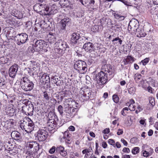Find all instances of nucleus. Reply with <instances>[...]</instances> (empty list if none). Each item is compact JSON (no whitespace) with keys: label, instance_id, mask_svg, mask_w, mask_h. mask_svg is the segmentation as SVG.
Returning a JSON list of instances; mask_svg holds the SVG:
<instances>
[{"label":"nucleus","instance_id":"55","mask_svg":"<svg viewBox=\"0 0 158 158\" xmlns=\"http://www.w3.org/2000/svg\"><path fill=\"white\" fill-rule=\"evenodd\" d=\"M123 151L124 152H127V153H129L130 152L129 149L127 148H124Z\"/></svg>","mask_w":158,"mask_h":158},{"label":"nucleus","instance_id":"2","mask_svg":"<svg viewBox=\"0 0 158 158\" xmlns=\"http://www.w3.org/2000/svg\"><path fill=\"white\" fill-rule=\"evenodd\" d=\"M20 82V85L22 89L25 91H30L33 88V83L27 77H23L21 79Z\"/></svg>","mask_w":158,"mask_h":158},{"label":"nucleus","instance_id":"52","mask_svg":"<svg viewBox=\"0 0 158 158\" xmlns=\"http://www.w3.org/2000/svg\"><path fill=\"white\" fill-rule=\"evenodd\" d=\"M143 155L144 157H147L150 155V153L146 151H145L143 153Z\"/></svg>","mask_w":158,"mask_h":158},{"label":"nucleus","instance_id":"6","mask_svg":"<svg viewBox=\"0 0 158 158\" xmlns=\"http://www.w3.org/2000/svg\"><path fill=\"white\" fill-rule=\"evenodd\" d=\"M15 40H16L18 45L25 43L28 40V35L25 33H22L16 35L15 37Z\"/></svg>","mask_w":158,"mask_h":158},{"label":"nucleus","instance_id":"42","mask_svg":"<svg viewBox=\"0 0 158 158\" xmlns=\"http://www.w3.org/2000/svg\"><path fill=\"white\" fill-rule=\"evenodd\" d=\"M139 148L138 147H135L132 150V152L134 154H137L139 152Z\"/></svg>","mask_w":158,"mask_h":158},{"label":"nucleus","instance_id":"56","mask_svg":"<svg viewBox=\"0 0 158 158\" xmlns=\"http://www.w3.org/2000/svg\"><path fill=\"white\" fill-rule=\"evenodd\" d=\"M121 142L123 143V144L125 146H127V142L125 140L123 139H122L121 140Z\"/></svg>","mask_w":158,"mask_h":158},{"label":"nucleus","instance_id":"7","mask_svg":"<svg viewBox=\"0 0 158 158\" xmlns=\"http://www.w3.org/2000/svg\"><path fill=\"white\" fill-rule=\"evenodd\" d=\"M138 26L137 21H130L128 27V30L131 34H135L139 29Z\"/></svg>","mask_w":158,"mask_h":158},{"label":"nucleus","instance_id":"48","mask_svg":"<svg viewBox=\"0 0 158 158\" xmlns=\"http://www.w3.org/2000/svg\"><path fill=\"white\" fill-rule=\"evenodd\" d=\"M150 104L152 107L155 104L154 100L152 98H151L149 100Z\"/></svg>","mask_w":158,"mask_h":158},{"label":"nucleus","instance_id":"28","mask_svg":"<svg viewBox=\"0 0 158 158\" xmlns=\"http://www.w3.org/2000/svg\"><path fill=\"white\" fill-rule=\"evenodd\" d=\"M12 138L15 140H18L20 137V133L18 131H13L10 134Z\"/></svg>","mask_w":158,"mask_h":158},{"label":"nucleus","instance_id":"9","mask_svg":"<svg viewBox=\"0 0 158 158\" xmlns=\"http://www.w3.org/2000/svg\"><path fill=\"white\" fill-rule=\"evenodd\" d=\"M10 98L12 100H10V116H15L16 114V97L15 96L11 97Z\"/></svg>","mask_w":158,"mask_h":158},{"label":"nucleus","instance_id":"23","mask_svg":"<svg viewBox=\"0 0 158 158\" xmlns=\"http://www.w3.org/2000/svg\"><path fill=\"white\" fill-rule=\"evenodd\" d=\"M54 33L50 32L47 35L48 38V40L51 44L54 43L56 40V38L55 36Z\"/></svg>","mask_w":158,"mask_h":158},{"label":"nucleus","instance_id":"3","mask_svg":"<svg viewBox=\"0 0 158 158\" xmlns=\"http://www.w3.org/2000/svg\"><path fill=\"white\" fill-rule=\"evenodd\" d=\"M74 69L81 74L84 73L87 71L86 63L82 60H79L75 62L74 65Z\"/></svg>","mask_w":158,"mask_h":158},{"label":"nucleus","instance_id":"51","mask_svg":"<svg viewBox=\"0 0 158 158\" xmlns=\"http://www.w3.org/2000/svg\"><path fill=\"white\" fill-rule=\"evenodd\" d=\"M55 148L56 147H53L50 149L49 152L51 154L53 153L55 151Z\"/></svg>","mask_w":158,"mask_h":158},{"label":"nucleus","instance_id":"36","mask_svg":"<svg viewBox=\"0 0 158 158\" xmlns=\"http://www.w3.org/2000/svg\"><path fill=\"white\" fill-rule=\"evenodd\" d=\"M95 3V1L94 0H91L90 1L89 4H88L87 6L88 8L91 9L93 10H96V8H94V6L91 5V6L90 5V4H92L93 5H94Z\"/></svg>","mask_w":158,"mask_h":158},{"label":"nucleus","instance_id":"49","mask_svg":"<svg viewBox=\"0 0 158 158\" xmlns=\"http://www.w3.org/2000/svg\"><path fill=\"white\" fill-rule=\"evenodd\" d=\"M132 59V57L130 56H128L127 58L125 59L126 62L127 63Z\"/></svg>","mask_w":158,"mask_h":158},{"label":"nucleus","instance_id":"25","mask_svg":"<svg viewBox=\"0 0 158 158\" xmlns=\"http://www.w3.org/2000/svg\"><path fill=\"white\" fill-rule=\"evenodd\" d=\"M136 36L138 37H143L145 36L146 34L143 31L140 29L139 28L135 33Z\"/></svg>","mask_w":158,"mask_h":158},{"label":"nucleus","instance_id":"63","mask_svg":"<svg viewBox=\"0 0 158 158\" xmlns=\"http://www.w3.org/2000/svg\"><path fill=\"white\" fill-rule=\"evenodd\" d=\"M134 103H135V101H134V100L132 99L130 100V102H128L127 103V105L130 104H134Z\"/></svg>","mask_w":158,"mask_h":158},{"label":"nucleus","instance_id":"59","mask_svg":"<svg viewBox=\"0 0 158 158\" xmlns=\"http://www.w3.org/2000/svg\"><path fill=\"white\" fill-rule=\"evenodd\" d=\"M69 131H73L75 130V128L74 126H71L69 127Z\"/></svg>","mask_w":158,"mask_h":158},{"label":"nucleus","instance_id":"13","mask_svg":"<svg viewBox=\"0 0 158 158\" xmlns=\"http://www.w3.org/2000/svg\"><path fill=\"white\" fill-rule=\"evenodd\" d=\"M79 34L74 32L71 35V42L73 44H77L79 43V39H80Z\"/></svg>","mask_w":158,"mask_h":158},{"label":"nucleus","instance_id":"37","mask_svg":"<svg viewBox=\"0 0 158 158\" xmlns=\"http://www.w3.org/2000/svg\"><path fill=\"white\" fill-rule=\"evenodd\" d=\"M43 96L44 99L46 101H48L51 98L49 95L46 92H44Z\"/></svg>","mask_w":158,"mask_h":158},{"label":"nucleus","instance_id":"29","mask_svg":"<svg viewBox=\"0 0 158 158\" xmlns=\"http://www.w3.org/2000/svg\"><path fill=\"white\" fill-rule=\"evenodd\" d=\"M39 145L36 143V142H27L26 145V148H31L33 147L34 146L35 147L38 146Z\"/></svg>","mask_w":158,"mask_h":158},{"label":"nucleus","instance_id":"44","mask_svg":"<svg viewBox=\"0 0 158 158\" xmlns=\"http://www.w3.org/2000/svg\"><path fill=\"white\" fill-rule=\"evenodd\" d=\"M53 82L57 85H59L61 83V81L58 79L57 77H55V78L54 79V80L53 81Z\"/></svg>","mask_w":158,"mask_h":158},{"label":"nucleus","instance_id":"4","mask_svg":"<svg viewBox=\"0 0 158 158\" xmlns=\"http://www.w3.org/2000/svg\"><path fill=\"white\" fill-rule=\"evenodd\" d=\"M24 105L22 107V110L23 113L29 115L32 114L34 110L33 105L31 102L28 100L25 99L23 101Z\"/></svg>","mask_w":158,"mask_h":158},{"label":"nucleus","instance_id":"18","mask_svg":"<svg viewBox=\"0 0 158 158\" xmlns=\"http://www.w3.org/2000/svg\"><path fill=\"white\" fill-rule=\"evenodd\" d=\"M70 19L68 18L62 19L60 22V27L61 29L64 30L67 25L69 23Z\"/></svg>","mask_w":158,"mask_h":158},{"label":"nucleus","instance_id":"19","mask_svg":"<svg viewBox=\"0 0 158 158\" xmlns=\"http://www.w3.org/2000/svg\"><path fill=\"white\" fill-rule=\"evenodd\" d=\"M11 14L12 15L16 17L18 19H20L23 17V14L20 11L15 9H14L12 10Z\"/></svg>","mask_w":158,"mask_h":158},{"label":"nucleus","instance_id":"26","mask_svg":"<svg viewBox=\"0 0 158 158\" xmlns=\"http://www.w3.org/2000/svg\"><path fill=\"white\" fill-rule=\"evenodd\" d=\"M53 7L52 6L49 8V7H47L46 6V7H44V8L43 10H45L46 12V14H53L56 12V10H52V8Z\"/></svg>","mask_w":158,"mask_h":158},{"label":"nucleus","instance_id":"8","mask_svg":"<svg viewBox=\"0 0 158 158\" xmlns=\"http://www.w3.org/2000/svg\"><path fill=\"white\" fill-rule=\"evenodd\" d=\"M46 45V42L43 40H39L36 41L33 45V49L37 51H40L43 49Z\"/></svg>","mask_w":158,"mask_h":158},{"label":"nucleus","instance_id":"53","mask_svg":"<svg viewBox=\"0 0 158 158\" xmlns=\"http://www.w3.org/2000/svg\"><path fill=\"white\" fill-rule=\"evenodd\" d=\"M108 143L111 145H114V141L112 139H109L108 140Z\"/></svg>","mask_w":158,"mask_h":158},{"label":"nucleus","instance_id":"14","mask_svg":"<svg viewBox=\"0 0 158 158\" xmlns=\"http://www.w3.org/2000/svg\"><path fill=\"white\" fill-rule=\"evenodd\" d=\"M56 47H59V48L65 50L66 48L67 47L68 45L66 42L59 40L55 44Z\"/></svg>","mask_w":158,"mask_h":158},{"label":"nucleus","instance_id":"24","mask_svg":"<svg viewBox=\"0 0 158 158\" xmlns=\"http://www.w3.org/2000/svg\"><path fill=\"white\" fill-rule=\"evenodd\" d=\"M75 111L73 109L71 106V105L68 104V107L65 108V112L67 114H69V115L71 116L73 114V113Z\"/></svg>","mask_w":158,"mask_h":158},{"label":"nucleus","instance_id":"35","mask_svg":"<svg viewBox=\"0 0 158 158\" xmlns=\"http://www.w3.org/2000/svg\"><path fill=\"white\" fill-rule=\"evenodd\" d=\"M112 41L113 43L114 44H118L121 45L122 44L123 41L120 38H119L118 37H116L115 38H114L112 40Z\"/></svg>","mask_w":158,"mask_h":158},{"label":"nucleus","instance_id":"17","mask_svg":"<svg viewBox=\"0 0 158 158\" xmlns=\"http://www.w3.org/2000/svg\"><path fill=\"white\" fill-rule=\"evenodd\" d=\"M29 69L31 71H36L39 69V65L37 63L34 61H31L29 64Z\"/></svg>","mask_w":158,"mask_h":158},{"label":"nucleus","instance_id":"40","mask_svg":"<svg viewBox=\"0 0 158 158\" xmlns=\"http://www.w3.org/2000/svg\"><path fill=\"white\" fill-rule=\"evenodd\" d=\"M63 51V50H62L61 49L59 48V47H56L55 48V52L59 54H62Z\"/></svg>","mask_w":158,"mask_h":158},{"label":"nucleus","instance_id":"33","mask_svg":"<svg viewBox=\"0 0 158 158\" xmlns=\"http://www.w3.org/2000/svg\"><path fill=\"white\" fill-rule=\"evenodd\" d=\"M68 104L70 105L73 108L74 110L78 107L79 106L78 103L74 101H71V102L69 101V103Z\"/></svg>","mask_w":158,"mask_h":158},{"label":"nucleus","instance_id":"1","mask_svg":"<svg viewBox=\"0 0 158 158\" xmlns=\"http://www.w3.org/2000/svg\"><path fill=\"white\" fill-rule=\"evenodd\" d=\"M28 120H22L20 121V127L22 130H24L27 133H30L34 130L35 125L31 119Z\"/></svg>","mask_w":158,"mask_h":158},{"label":"nucleus","instance_id":"38","mask_svg":"<svg viewBox=\"0 0 158 158\" xmlns=\"http://www.w3.org/2000/svg\"><path fill=\"white\" fill-rule=\"evenodd\" d=\"M114 15L115 18L116 19H119L120 20H123L125 18V17L124 16L118 14H114Z\"/></svg>","mask_w":158,"mask_h":158},{"label":"nucleus","instance_id":"54","mask_svg":"<svg viewBox=\"0 0 158 158\" xmlns=\"http://www.w3.org/2000/svg\"><path fill=\"white\" fill-rule=\"evenodd\" d=\"M27 150L26 151V153L27 154L29 155H31L32 154V152L29 148H27Z\"/></svg>","mask_w":158,"mask_h":158},{"label":"nucleus","instance_id":"39","mask_svg":"<svg viewBox=\"0 0 158 158\" xmlns=\"http://www.w3.org/2000/svg\"><path fill=\"white\" fill-rule=\"evenodd\" d=\"M141 78V75L140 74H135V79L137 83L139 82V80Z\"/></svg>","mask_w":158,"mask_h":158},{"label":"nucleus","instance_id":"32","mask_svg":"<svg viewBox=\"0 0 158 158\" xmlns=\"http://www.w3.org/2000/svg\"><path fill=\"white\" fill-rule=\"evenodd\" d=\"M14 119L10 118V128L12 127V128L15 129L16 127V123L17 118L16 117H14Z\"/></svg>","mask_w":158,"mask_h":158},{"label":"nucleus","instance_id":"58","mask_svg":"<svg viewBox=\"0 0 158 158\" xmlns=\"http://www.w3.org/2000/svg\"><path fill=\"white\" fill-rule=\"evenodd\" d=\"M110 132L109 128H106L103 131V132L104 134H107Z\"/></svg>","mask_w":158,"mask_h":158},{"label":"nucleus","instance_id":"45","mask_svg":"<svg viewBox=\"0 0 158 158\" xmlns=\"http://www.w3.org/2000/svg\"><path fill=\"white\" fill-rule=\"evenodd\" d=\"M149 60V59L148 58H146L144 59L143 60L141 61V62L143 64V65H145L148 63Z\"/></svg>","mask_w":158,"mask_h":158},{"label":"nucleus","instance_id":"22","mask_svg":"<svg viewBox=\"0 0 158 158\" xmlns=\"http://www.w3.org/2000/svg\"><path fill=\"white\" fill-rule=\"evenodd\" d=\"M70 135L68 131H65L64 133H62L60 134V139L61 142L64 141V140L66 138H69L70 137Z\"/></svg>","mask_w":158,"mask_h":158},{"label":"nucleus","instance_id":"46","mask_svg":"<svg viewBox=\"0 0 158 158\" xmlns=\"http://www.w3.org/2000/svg\"><path fill=\"white\" fill-rule=\"evenodd\" d=\"M129 105V110L131 111H134L135 110V106L133 104H130Z\"/></svg>","mask_w":158,"mask_h":158},{"label":"nucleus","instance_id":"34","mask_svg":"<svg viewBox=\"0 0 158 158\" xmlns=\"http://www.w3.org/2000/svg\"><path fill=\"white\" fill-rule=\"evenodd\" d=\"M147 82L142 80L140 81V82L138 85L139 87L142 86L143 88L145 89H146L147 87Z\"/></svg>","mask_w":158,"mask_h":158},{"label":"nucleus","instance_id":"50","mask_svg":"<svg viewBox=\"0 0 158 158\" xmlns=\"http://www.w3.org/2000/svg\"><path fill=\"white\" fill-rule=\"evenodd\" d=\"M5 84L4 79L2 78H0V86H2Z\"/></svg>","mask_w":158,"mask_h":158},{"label":"nucleus","instance_id":"21","mask_svg":"<svg viewBox=\"0 0 158 158\" xmlns=\"http://www.w3.org/2000/svg\"><path fill=\"white\" fill-rule=\"evenodd\" d=\"M57 151L59 152L60 155L63 157H65L67 155L66 150H65L64 148L61 146L57 147L56 148Z\"/></svg>","mask_w":158,"mask_h":158},{"label":"nucleus","instance_id":"57","mask_svg":"<svg viewBox=\"0 0 158 158\" xmlns=\"http://www.w3.org/2000/svg\"><path fill=\"white\" fill-rule=\"evenodd\" d=\"M12 35L11 36H10V37H11V38H10V40L12 39L13 40V39H14L15 40V36H16V32L14 31H13V32L12 33Z\"/></svg>","mask_w":158,"mask_h":158},{"label":"nucleus","instance_id":"16","mask_svg":"<svg viewBox=\"0 0 158 158\" xmlns=\"http://www.w3.org/2000/svg\"><path fill=\"white\" fill-rule=\"evenodd\" d=\"M102 69L104 71L105 73L106 74L107 73H109L110 74H111L113 72V69L112 66L110 64L105 65L102 66Z\"/></svg>","mask_w":158,"mask_h":158},{"label":"nucleus","instance_id":"20","mask_svg":"<svg viewBox=\"0 0 158 158\" xmlns=\"http://www.w3.org/2000/svg\"><path fill=\"white\" fill-rule=\"evenodd\" d=\"M18 66L17 64H14L10 67V77L13 78L15 76L18 69Z\"/></svg>","mask_w":158,"mask_h":158},{"label":"nucleus","instance_id":"10","mask_svg":"<svg viewBox=\"0 0 158 158\" xmlns=\"http://www.w3.org/2000/svg\"><path fill=\"white\" fill-rule=\"evenodd\" d=\"M106 74L103 71H101L98 73L96 76V81L98 83L101 82L102 84H104L106 81L107 76Z\"/></svg>","mask_w":158,"mask_h":158},{"label":"nucleus","instance_id":"11","mask_svg":"<svg viewBox=\"0 0 158 158\" xmlns=\"http://www.w3.org/2000/svg\"><path fill=\"white\" fill-rule=\"evenodd\" d=\"M37 138L40 141L46 140L48 136V133L44 130H40L37 132Z\"/></svg>","mask_w":158,"mask_h":158},{"label":"nucleus","instance_id":"62","mask_svg":"<svg viewBox=\"0 0 158 158\" xmlns=\"http://www.w3.org/2000/svg\"><path fill=\"white\" fill-rule=\"evenodd\" d=\"M153 131L152 130H150L148 132V134L149 136H151L153 134Z\"/></svg>","mask_w":158,"mask_h":158},{"label":"nucleus","instance_id":"12","mask_svg":"<svg viewBox=\"0 0 158 158\" xmlns=\"http://www.w3.org/2000/svg\"><path fill=\"white\" fill-rule=\"evenodd\" d=\"M55 116L56 115L53 112L50 111L48 114V117L49 121L48 123V125L52 128H55V126L54 124Z\"/></svg>","mask_w":158,"mask_h":158},{"label":"nucleus","instance_id":"47","mask_svg":"<svg viewBox=\"0 0 158 158\" xmlns=\"http://www.w3.org/2000/svg\"><path fill=\"white\" fill-rule=\"evenodd\" d=\"M137 139L136 138L133 137L131 139L130 142L131 143L134 144L137 142Z\"/></svg>","mask_w":158,"mask_h":158},{"label":"nucleus","instance_id":"31","mask_svg":"<svg viewBox=\"0 0 158 158\" xmlns=\"http://www.w3.org/2000/svg\"><path fill=\"white\" fill-rule=\"evenodd\" d=\"M59 3L61 6L67 7L69 5V2L68 0H60Z\"/></svg>","mask_w":158,"mask_h":158},{"label":"nucleus","instance_id":"61","mask_svg":"<svg viewBox=\"0 0 158 158\" xmlns=\"http://www.w3.org/2000/svg\"><path fill=\"white\" fill-rule=\"evenodd\" d=\"M102 146L104 148H106L107 147V144L106 142H103L102 143Z\"/></svg>","mask_w":158,"mask_h":158},{"label":"nucleus","instance_id":"27","mask_svg":"<svg viewBox=\"0 0 158 158\" xmlns=\"http://www.w3.org/2000/svg\"><path fill=\"white\" fill-rule=\"evenodd\" d=\"M50 77L47 74H44L41 77V81L43 83H46L50 81Z\"/></svg>","mask_w":158,"mask_h":158},{"label":"nucleus","instance_id":"15","mask_svg":"<svg viewBox=\"0 0 158 158\" xmlns=\"http://www.w3.org/2000/svg\"><path fill=\"white\" fill-rule=\"evenodd\" d=\"M83 48L86 52H91L94 50V46L92 43L88 42L84 44Z\"/></svg>","mask_w":158,"mask_h":158},{"label":"nucleus","instance_id":"43","mask_svg":"<svg viewBox=\"0 0 158 158\" xmlns=\"http://www.w3.org/2000/svg\"><path fill=\"white\" fill-rule=\"evenodd\" d=\"M57 110L60 115H61L63 114V107L61 105H60L58 106Z\"/></svg>","mask_w":158,"mask_h":158},{"label":"nucleus","instance_id":"5","mask_svg":"<svg viewBox=\"0 0 158 158\" xmlns=\"http://www.w3.org/2000/svg\"><path fill=\"white\" fill-rule=\"evenodd\" d=\"M91 94L89 89L85 87L81 88L79 91L80 100L82 102L88 100L89 99Z\"/></svg>","mask_w":158,"mask_h":158},{"label":"nucleus","instance_id":"30","mask_svg":"<svg viewBox=\"0 0 158 158\" xmlns=\"http://www.w3.org/2000/svg\"><path fill=\"white\" fill-rule=\"evenodd\" d=\"M17 148L15 145H10V155L14 156L17 154Z\"/></svg>","mask_w":158,"mask_h":158},{"label":"nucleus","instance_id":"60","mask_svg":"<svg viewBox=\"0 0 158 158\" xmlns=\"http://www.w3.org/2000/svg\"><path fill=\"white\" fill-rule=\"evenodd\" d=\"M123 131L122 130L119 129L118 130V131L117 132V134L118 135H120L122 134L123 133Z\"/></svg>","mask_w":158,"mask_h":158},{"label":"nucleus","instance_id":"64","mask_svg":"<svg viewBox=\"0 0 158 158\" xmlns=\"http://www.w3.org/2000/svg\"><path fill=\"white\" fill-rule=\"evenodd\" d=\"M151 83L152 86L153 87H155L156 86V82L154 80H152L151 81Z\"/></svg>","mask_w":158,"mask_h":158},{"label":"nucleus","instance_id":"41","mask_svg":"<svg viewBox=\"0 0 158 158\" xmlns=\"http://www.w3.org/2000/svg\"><path fill=\"white\" fill-rule=\"evenodd\" d=\"M114 101L116 103H117L119 101V98L118 96L116 94H114L112 97Z\"/></svg>","mask_w":158,"mask_h":158}]
</instances>
